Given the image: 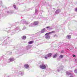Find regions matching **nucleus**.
Instances as JSON below:
<instances>
[{"mask_svg": "<svg viewBox=\"0 0 77 77\" xmlns=\"http://www.w3.org/2000/svg\"><path fill=\"white\" fill-rule=\"evenodd\" d=\"M59 57L60 58H62L63 57V56L62 55H60Z\"/></svg>", "mask_w": 77, "mask_h": 77, "instance_id": "obj_28", "label": "nucleus"}, {"mask_svg": "<svg viewBox=\"0 0 77 77\" xmlns=\"http://www.w3.org/2000/svg\"><path fill=\"white\" fill-rule=\"evenodd\" d=\"M24 24H29V23L26 22V21H25V23Z\"/></svg>", "mask_w": 77, "mask_h": 77, "instance_id": "obj_27", "label": "nucleus"}, {"mask_svg": "<svg viewBox=\"0 0 77 77\" xmlns=\"http://www.w3.org/2000/svg\"><path fill=\"white\" fill-rule=\"evenodd\" d=\"M34 23H31L29 25V27H34Z\"/></svg>", "mask_w": 77, "mask_h": 77, "instance_id": "obj_20", "label": "nucleus"}, {"mask_svg": "<svg viewBox=\"0 0 77 77\" xmlns=\"http://www.w3.org/2000/svg\"><path fill=\"white\" fill-rule=\"evenodd\" d=\"M47 29H48V30H51L52 29V28H51L50 26H47L46 27Z\"/></svg>", "mask_w": 77, "mask_h": 77, "instance_id": "obj_22", "label": "nucleus"}, {"mask_svg": "<svg viewBox=\"0 0 77 77\" xmlns=\"http://www.w3.org/2000/svg\"><path fill=\"white\" fill-rule=\"evenodd\" d=\"M20 74L21 75H22V76H23V74H24V72H20Z\"/></svg>", "mask_w": 77, "mask_h": 77, "instance_id": "obj_24", "label": "nucleus"}, {"mask_svg": "<svg viewBox=\"0 0 77 77\" xmlns=\"http://www.w3.org/2000/svg\"><path fill=\"white\" fill-rule=\"evenodd\" d=\"M55 33L54 31H53L51 32L46 33L45 35V38H46V39H50V34H51V33Z\"/></svg>", "mask_w": 77, "mask_h": 77, "instance_id": "obj_1", "label": "nucleus"}, {"mask_svg": "<svg viewBox=\"0 0 77 77\" xmlns=\"http://www.w3.org/2000/svg\"><path fill=\"white\" fill-rule=\"evenodd\" d=\"M8 38H9V37H8Z\"/></svg>", "mask_w": 77, "mask_h": 77, "instance_id": "obj_41", "label": "nucleus"}, {"mask_svg": "<svg viewBox=\"0 0 77 77\" xmlns=\"http://www.w3.org/2000/svg\"><path fill=\"white\" fill-rule=\"evenodd\" d=\"M52 55V54H51V53H50L49 54H48L47 55H46V56H43V57H44V58H45V59H47V57H51V56Z\"/></svg>", "mask_w": 77, "mask_h": 77, "instance_id": "obj_4", "label": "nucleus"}, {"mask_svg": "<svg viewBox=\"0 0 77 77\" xmlns=\"http://www.w3.org/2000/svg\"><path fill=\"white\" fill-rule=\"evenodd\" d=\"M8 77H10V76H8Z\"/></svg>", "mask_w": 77, "mask_h": 77, "instance_id": "obj_38", "label": "nucleus"}, {"mask_svg": "<svg viewBox=\"0 0 77 77\" xmlns=\"http://www.w3.org/2000/svg\"><path fill=\"white\" fill-rule=\"evenodd\" d=\"M1 15H2V14H1Z\"/></svg>", "mask_w": 77, "mask_h": 77, "instance_id": "obj_40", "label": "nucleus"}, {"mask_svg": "<svg viewBox=\"0 0 77 77\" xmlns=\"http://www.w3.org/2000/svg\"><path fill=\"white\" fill-rule=\"evenodd\" d=\"M33 42H34L33 41H30L29 42H28V43L29 44H31L33 43Z\"/></svg>", "mask_w": 77, "mask_h": 77, "instance_id": "obj_21", "label": "nucleus"}, {"mask_svg": "<svg viewBox=\"0 0 77 77\" xmlns=\"http://www.w3.org/2000/svg\"><path fill=\"white\" fill-rule=\"evenodd\" d=\"M33 24L34 26H36V25H38V21L34 22Z\"/></svg>", "mask_w": 77, "mask_h": 77, "instance_id": "obj_18", "label": "nucleus"}, {"mask_svg": "<svg viewBox=\"0 0 77 77\" xmlns=\"http://www.w3.org/2000/svg\"><path fill=\"white\" fill-rule=\"evenodd\" d=\"M64 51L63 50H62L61 51V53H64Z\"/></svg>", "mask_w": 77, "mask_h": 77, "instance_id": "obj_33", "label": "nucleus"}, {"mask_svg": "<svg viewBox=\"0 0 77 77\" xmlns=\"http://www.w3.org/2000/svg\"><path fill=\"white\" fill-rule=\"evenodd\" d=\"M19 29L20 27H17L15 29V30H19Z\"/></svg>", "mask_w": 77, "mask_h": 77, "instance_id": "obj_25", "label": "nucleus"}, {"mask_svg": "<svg viewBox=\"0 0 77 77\" xmlns=\"http://www.w3.org/2000/svg\"><path fill=\"white\" fill-rule=\"evenodd\" d=\"M75 12H77V8H76L75 9Z\"/></svg>", "mask_w": 77, "mask_h": 77, "instance_id": "obj_30", "label": "nucleus"}, {"mask_svg": "<svg viewBox=\"0 0 77 77\" xmlns=\"http://www.w3.org/2000/svg\"><path fill=\"white\" fill-rule=\"evenodd\" d=\"M45 28H44L43 29L41 30V33H44L45 32Z\"/></svg>", "mask_w": 77, "mask_h": 77, "instance_id": "obj_11", "label": "nucleus"}, {"mask_svg": "<svg viewBox=\"0 0 77 77\" xmlns=\"http://www.w3.org/2000/svg\"><path fill=\"white\" fill-rule=\"evenodd\" d=\"M26 36L25 35H24L22 37V39H23V40H25L26 39Z\"/></svg>", "mask_w": 77, "mask_h": 77, "instance_id": "obj_17", "label": "nucleus"}, {"mask_svg": "<svg viewBox=\"0 0 77 77\" xmlns=\"http://www.w3.org/2000/svg\"><path fill=\"white\" fill-rule=\"evenodd\" d=\"M30 48H31V46L30 45H28L27 46H26V50H29V49H30Z\"/></svg>", "mask_w": 77, "mask_h": 77, "instance_id": "obj_13", "label": "nucleus"}, {"mask_svg": "<svg viewBox=\"0 0 77 77\" xmlns=\"http://www.w3.org/2000/svg\"><path fill=\"white\" fill-rule=\"evenodd\" d=\"M12 13L13 12L11 11H9L6 12V14H7V15H8V14H12Z\"/></svg>", "mask_w": 77, "mask_h": 77, "instance_id": "obj_15", "label": "nucleus"}, {"mask_svg": "<svg viewBox=\"0 0 77 77\" xmlns=\"http://www.w3.org/2000/svg\"><path fill=\"white\" fill-rule=\"evenodd\" d=\"M25 21H26L25 20L23 19L20 22V24H24L25 23Z\"/></svg>", "mask_w": 77, "mask_h": 77, "instance_id": "obj_12", "label": "nucleus"}, {"mask_svg": "<svg viewBox=\"0 0 77 77\" xmlns=\"http://www.w3.org/2000/svg\"><path fill=\"white\" fill-rule=\"evenodd\" d=\"M56 35H54L53 36V38H54V37H56Z\"/></svg>", "mask_w": 77, "mask_h": 77, "instance_id": "obj_32", "label": "nucleus"}, {"mask_svg": "<svg viewBox=\"0 0 77 77\" xmlns=\"http://www.w3.org/2000/svg\"><path fill=\"white\" fill-rule=\"evenodd\" d=\"M13 6L14 9H16V10H17L18 9V8L16 7V5H14Z\"/></svg>", "mask_w": 77, "mask_h": 77, "instance_id": "obj_19", "label": "nucleus"}, {"mask_svg": "<svg viewBox=\"0 0 77 77\" xmlns=\"http://www.w3.org/2000/svg\"><path fill=\"white\" fill-rule=\"evenodd\" d=\"M24 66L25 68H26V69H28V68H29V65L28 64H25Z\"/></svg>", "mask_w": 77, "mask_h": 77, "instance_id": "obj_8", "label": "nucleus"}, {"mask_svg": "<svg viewBox=\"0 0 77 77\" xmlns=\"http://www.w3.org/2000/svg\"><path fill=\"white\" fill-rule=\"evenodd\" d=\"M59 59V58H57V59Z\"/></svg>", "mask_w": 77, "mask_h": 77, "instance_id": "obj_39", "label": "nucleus"}, {"mask_svg": "<svg viewBox=\"0 0 77 77\" xmlns=\"http://www.w3.org/2000/svg\"><path fill=\"white\" fill-rule=\"evenodd\" d=\"M38 10L35 9V12L36 15H38Z\"/></svg>", "mask_w": 77, "mask_h": 77, "instance_id": "obj_26", "label": "nucleus"}, {"mask_svg": "<svg viewBox=\"0 0 77 77\" xmlns=\"http://www.w3.org/2000/svg\"><path fill=\"white\" fill-rule=\"evenodd\" d=\"M46 65H45L44 63H42L39 66V67L41 69H46Z\"/></svg>", "mask_w": 77, "mask_h": 77, "instance_id": "obj_2", "label": "nucleus"}, {"mask_svg": "<svg viewBox=\"0 0 77 77\" xmlns=\"http://www.w3.org/2000/svg\"><path fill=\"white\" fill-rule=\"evenodd\" d=\"M74 72L75 73H77V69H75V70L74 71Z\"/></svg>", "mask_w": 77, "mask_h": 77, "instance_id": "obj_29", "label": "nucleus"}, {"mask_svg": "<svg viewBox=\"0 0 77 77\" xmlns=\"http://www.w3.org/2000/svg\"><path fill=\"white\" fill-rule=\"evenodd\" d=\"M66 38L67 39H71V35H67Z\"/></svg>", "mask_w": 77, "mask_h": 77, "instance_id": "obj_16", "label": "nucleus"}, {"mask_svg": "<svg viewBox=\"0 0 77 77\" xmlns=\"http://www.w3.org/2000/svg\"><path fill=\"white\" fill-rule=\"evenodd\" d=\"M7 44H10V42H8V41L5 40L3 42V44H5V45H7Z\"/></svg>", "mask_w": 77, "mask_h": 77, "instance_id": "obj_10", "label": "nucleus"}, {"mask_svg": "<svg viewBox=\"0 0 77 77\" xmlns=\"http://www.w3.org/2000/svg\"><path fill=\"white\" fill-rule=\"evenodd\" d=\"M73 56L74 57H75V55H73Z\"/></svg>", "mask_w": 77, "mask_h": 77, "instance_id": "obj_35", "label": "nucleus"}, {"mask_svg": "<svg viewBox=\"0 0 77 77\" xmlns=\"http://www.w3.org/2000/svg\"><path fill=\"white\" fill-rule=\"evenodd\" d=\"M66 74L67 75H70L69 77H74V74H73V73H71L68 72H66Z\"/></svg>", "mask_w": 77, "mask_h": 77, "instance_id": "obj_5", "label": "nucleus"}, {"mask_svg": "<svg viewBox=\"0 0 77 77\" xmlns=\"http://www.w3.org/2000/svg\"><path fill=\"white\" fill-rule=\"evenodd\" d=\"M61 11V10L60 9H59L57 10L56 11H55V14H58L59 12H60Z\"/></svg>", "mask_w": 77, "mask_h": 77, "instance_id": "obj_9", "label": "nucleus"}, {"mask_svg": "<svg viewBox=\"0 0 77 77\" xmlns=\"http://www.w3.org/2000/svg\"><path fill=\"white\" fill-rule=\"evenodd\" d=\"M25 29H26V27H23V28L22 30H24Z\"/></svg>", "mask_w": 77, "mask_h": 77, "instance_id": "obj_31", "label": "nucleus"}, {"mask_svg": "<svg viewBox=\"0 0 77 77\" xmlns=\"http://www.w3.org/2000/svg\"><path fill=\"white\" fill-rule=\"evenodd\" d=\"M15 60V59L14 57H11L9 59V60L8 62L10 63V62H12Z\"/></svg>", "mask_w": 77, "mask_h": 77, "instance_id": "obj_6", "label": "nucleus"}, {"mask_svg": "<svg viewBox=\"0 0 77 77\" xmlns=\"http://www.w3.org/2000/svg\"><path fill=\"white\" fill-rule=\"evenodd\" d=\"M21 52H20L19 53H18V54H21Z\"/></svg>", "mask_w": 77, "mask_h": 77, "instance_id": "obj_34", "label": "nucleus"}, {"mask_svg": "<svg viewBox=\"0 0 77 77\" xmlns=\"http://www.w3.org/2000/svg\"><path fill=\"white\" fill-rule=\"evenodd\" d=\"M64 68V67L63 66H61L59 67V69H58L57 71H58V72H59V71H60V70H62V69H63V68Z\"/></svg>", "mask_w": 77, "mask_h": 77, "instance_id": "obj_7", "label": "nucleus"}, {"mask_svg": "<svg viewBox=\"0 0 77 77\" xmlns=\"http://www.w3.org/2000/svg\"><path fill=\"white\" fill-rule=\"evenodd\" d=\"M57 55H58V54L57 53L55 54L53 56V58L54 59H55L57 56Z\"/></svg>", "mask_w": 77, "mask_h": 77, "instance_id": "obj_14", "label": "nucleus"}, {"mask_svg": "<svg viewBox=\"0 0 77 77\" xmlns=\"http://www.w3.org/2000/svg\"><path fill=\"white\" fill-rule=\"evenodd\" d=\"M17 53H18V52H19V51H17Z\"/></svg>", "mask_w": 77, "mask_h": 77, "instance_id": "obj_37", "label": "nucleus"}, {"mask_svg": "<svg viewBox=\"0 0 77 77\" xmlns=\"http://www.w3.org/2000/svg\"><path fill=\"white\" fill-rule=\"evenodd\" d=\"M10 30H9V31H8V33H10Z\"/></svg>", "mask_w": 77, "mask_h": 77, "instance_id": "obj_36", "label": "nucleus"}, {"mask_svg": "<svg viewBox=\"0 0 77 77\" xmlns=\"http://www.w3.org/2000/svg\"><path fill=\"white\" fill-rule=\"evenodd\" d=\"M14 26L15 25H17V24H20V22H17L15 23L14 24Z\"/></svg>", "mask_w": 77, "mask_h": 77, "instance_id": "obj_23", "label": "nucleus"}, {"mask_svg": "<svg viewBox=\"0 0 77 77\" xmlns=\"http://www.w3.org/2000/svg\"><path fill=\"white\" fill-rule=\"evenodd\" d=\"M66 45L67 48H69L70 50H72V46L70 44H67Z\"/></svg>", "mask_w": 77, "mask_h": 77, "instance_id": "obj_3", "label": "nucleus"}]
</instances>
